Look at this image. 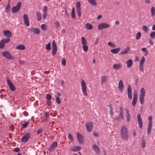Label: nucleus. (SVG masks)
<instances>
[{
    "label": "nucleus",
    "mask_w": 155,
    "mask_h": 155,
    "mask_svg": "<svg viewBox=\"0 0 155 155\" xmlns=\"http://www.w3.org/2000/svg\"><path fill=\"white\" fill-rule=\"evenodd\" d=\"M52 54L53 55H54L57 51V47L54 40H53L52 42Z\"/></svg>",
    "instance_id": "8"
},
{
    "label": "nucleus",
    "mask_w": 155,
    "mask_h": 155,
    "mask_svg": "<svg viewBox=\"0 0 155 155\" xmlns=\"http://www.w3.org/2000/svg\"><path fill=\"white\" fill-rule=\"evenodd\" d=\"M20 150V149L18 147L15 148L14 149V151L16 152H18Z\"/></svg>",
    "instance_id": "63"
},
{
    "label": "nucleus",
    "mask_w": 155,
    "mask_h": 155,
    "mask_svg": "<svg viewBox=\"0 0 155 155\" xmlns=\"http://www.w3.org/2000/svg\"><path fill=\"white\" fill-rule=\"evenodd\" d=\"M145 61V58L144 57H142V58L141 59L140 63V65H143V64L144 62Z\"/></svg>",
    "instance_id": "41"
},
{
    "label": "nucleus",
    "mask_w": 155,
    "mask_h": 155,
    "mask_svg": "<svg viewBox=\"0 0 155 155\" xmlns=\"http://www.w3.org/2000/svg\"><path fill=\"white\" fill-rule=\"evenodd\" d=\"M51 43H49L46 45V49L48 50H50L51 49Z\"/></svg>",
    "instance_id": "43"
},
{
    "label": "nucleus",
    "mask_w": 155,
    "mask_h": 155,
    "mask_svg": "<svg viewBox=\"0 0 155 155\" xmlns=\"http://www.w3.org/2000/svg\"><path fill=\"white\" fill-rule=\"evenodd\" d=\"M137 119L139 127L140 128H141L142 127V121L141 115L140 114H138L137 115Z\"/></svg>",
    "instance_id": "16"
},
{
    "label": "nucleus",
    "mask_w": 155,
    "mask_h": 155,
    "mask_svg": "<svg viewBox=\"0 0 155 155\" xmlns=\"http://www.w3.org/2000/svg\"><path fill=\"white\" fill-rule=\"evenodd\" d=\"M85 27L89 30H90L93 28V25L89 23H87L85 24Z\"/></svg>",
    "instance_id": "30"
},
{
    "label": "nucleus",
    "mask_w": 155,
    "mask_h": 155,
    "mask_svg": "<svg viewBox=\"0 0 155 155\" xmlns=\"http://www.w3.org/2000/svg\"><path fill=\"white\" fill-rule=\"evenodd\" d=\"M81 89L83 94L87 96V87L86 84L84 80H82L81 81Z\"/></svg>",
    "instance_id": "4"
},
{
    "label": "nucleus",
    "mask_w": 155,
    "mask_h": 155,
    "mask_svg": "<svg viewBox=\"0 0 155 155\" xmlns=\"http://www.w3.org/2000/svg\"><path fill=\"white\" fill-rule=\"evenodd\" d=\"M68 137L69 139L71 140V142H72L73 140V138L71 134H69L68 135Z\"/></svg>",
    "instance_id": "50"
},
{
    "label": "nucleus",
    "mask_w": 155,
    "mask_h": 155,
    "mask_svg": "<svg viewBox=\"0 0 155 155\" xmlns=\"http://www.w3.org/2000/svg\"><path fill=\"white\" fill-rule=\"evenodd\" d=\"M140 69L141 71H143V65H140Z\"/></svg>",
    "instance_id": "60"
},
{
    "label": "nucleus",
    "mask_w": 155,
    "mask_h": 155,
    "mask_svg": "<svg viewBox=\"0 0 155 155\" xmlns=\"http://www.w3.org/2000/svg\"><path fill=\"white\" fill-rule=\"evenodd\" d=\"M81 149V147L78 146L74 147L72 149H71V150L73 151H77L80 150Z\"/></svg>",
    "instance_id": "31"
},
{
    "label": "nucleus",
    "mask_w": 155,
    "mask_h": 155,
    "mask_svg": "<svg viewBox=\"0 0 155 155\" xmlns=\"http://www.w3.org/2000/svg\"><path fill=\"white\" fill-rule=\"evenodd\" d=\"M36 16L37 17V20L39 21H41V14L40 12L37 13Z\"/></svg>",
    "instance_id": "34"
},
{
    "label": "nucleus",
    "mask_w": 155,
    "mask_h": 155,
    "mask_svg": "<svg viewBox=\"0 0 155 155\" xmlns=\"http://www.w3.org/2000/svg\"><path fill=\"white\" fill-rule=\"evenodd\" d=\"M77 136L79 143L81 144H83V137L78 132L77 133Z\"/></svg>",
    "instance_id": "11"
},
{
    "label": "nucleus",
    "mask_w": 155,
    "mask_h": 155,
    "mask_svg": "<svg viewBox=\"0 0 155 155\" xmlns=\"http://www.w3.org/2000/svg\"><path fill=\"white\" fill-rule=\"evenodd\" d=\"M21 2H18L16 6L13 7L12 8V12L13 13H15L18 12L21 8Z\"/></svg>",
    "instance_id": "3"
},
{
    "label": "nucleus",
    "mask_w": 155,
    "mask_h": 155,
    "mask_svg": "<svg viewBox=\"0 0 155 155\" xmlns=\"http://www.w3.org/2000/svg\"><path fill=\"white\" fill-rule=\"evenodd\" d=\"M46 26L44 24H42L41 26V29L44 30H46Z\"/></svg>",
    "instance_id": "51"
},
{
    "label": "nucleus",
    "mask_w": 155,
    "mask_h": 155,
    "mask_svg": "<svg viewBox=\"0 0 155 155\" xmlns=\"http://www.w3.org/2000/svg\"><path fill=\"white\" fill-rule=\"evenodd\" d=\"M23 18L25 25L27 26H29V22L28 15L26 14L24 15H23Z\"/></svg>",
    "instance_id": "12"
},
{
    "label": "nucleus",
    "mask_w": 155,
    "mask_h": 155,
    "mask_svg": "<svg viewBox=\"0 0 155 155\" xmlns=\"http://www.w3.org/2000/svg\"><path fill=\"white\" fill-rule=\"evenodd\" d=\"M93 148L96 154L98 155L100 154V149L97 146L96 144H94L93 146Z\"/></svg>",
    "instance_id": "17"
},
{
    "label": "nucleus",
    "mask_w": 155,
    "mask_h": 155,
    "mask_svg": "<svg viewBox=\"0 0 155 155\" xmlns=\"http://www.w3.org/2000/svg\"><path fill=\"white\" fill-rule=\"evenodd\" d=\"M3 56L6 58L9 59H11L12 56L10 53L8 51H4L2 53Z\"/></svg>",
    "instance_id": "10"
},
{
    "label": "nucleus",
    "mask_w": 155,
    "mask_h": 155,
    "mask_svg": "<svg viewBox=\"0 0 155 155\" xmlns=\"http://www.w3.org/2000/svg\"><path fill=\"white\" fill-rule=\"evenodd\" d=\"M108 45L110 47H115V45L113 43L111 42H109L108 43Z\"/></svg>",
    "instance_id": "48"
},
{
    "label": "nucleus",
    "mask_w": 155,
    "mask_h": 155,
    "mask_svg": "<svg viewBox=\"0 0 155 155\" xmlns=\"http://www.w3.org/2000/svg\"><path fill=\"white\" fill-rule=\"evenodd\" d=\"M58 145L57 142L55 141L50 146L48 150L50 151H52L54 149L56 148Z\"/></svg>",
    "instance_id": "13"
},
{
    "label": "nucleus",
    "mask_w": 155,
    "mask_h": 155,
    "mask_svg": "<svg viewBox=\"0 0 155 155\" xmlns=\"http://www.w3.org/2000/svg\"><path fill=\"white\" fill-rule=\"evenodd\" d=\"M46 98L48 101H49L51 100L52 98V97L51 95L50 94H47L46 95Z\"/></svg>",
    "instance_id": "49"
},
{
    "label": "nucleus",
    "mask_w": 155,
    "mask_h": 155,
    "mask_svg": "<svg viewBox=\"0 0 155 155\" xmlns=\"http://www.w3.org/2000/svg\"><path fill=\"white\" fill-rule=\"evenodd\" d=\"M143 29L145 32H147L148 30V28L146 26H144L143 27Z\"/></svg>",
    "instance_id": "52"
},
{
    "label": "nucleus",
    "mask_w": 155,
    "mask_h": 155,
    "mask_svg": "<svg viewBox=\"0 0 155 155\" xmlns=\"http://www.w3.org/2000/svg\"><path fill=\"white\" fill-rule=\"evenodd\" d=\"M152 121H149L147 128V134L148 135L150 134L151 132L152 127Z\"/></svg>",
    "instance_id": "20"
},
{
    "label": "nucleus",
    "mask_w": 155,
    "mask_h": 155,
    "mask_svg": "<svg viewBox=\"0 0 155 155\" xmlns=\"http://www.w3.org/2000/svg\"><path fill=\"white\" fill-rule=\"evenodd\" d=\"M144 97L139 96V99L140 103L141 104H143V103Z\"/></svg>",
    "instance_id": "37"
},
{
    "label": "nucleus",
    "mask_w": 155,
    "mask_h": 155,
    "mask_svg": "<svg viewBox=\"0 0 155 155\" xmlns=\"http://www.w3.org/2000/svg\"><path fill=\"white\" fill-rule=\"evenodd\" d=\"M2 41L4 42L5 44L8 42L10 41V39L8 38L2 40Z\"/></svg>",
    "instance_id": "42"
},
{
    "label": "nucleus",
    "mask_w": 155,
    "mask_h": 155,
    "mask_svg": "<svg viewBox=\"0 0 155 155\" xmlns=\"http://www.w3.org/2000/svg\"><path fill=\"white\" fill-rule=\"evenodd\" d=\"M47 15V13H43V18L44 20H45L46 19Z\"/></svg>",
    "instance_id": "59"
},
{
    "label": "nucleus",
    "mask_w": 155,
    "mask_h": 155,
    "mask_svg": "<svg viewBox=\"0 0 155 155\" xmlns=\"http://www.w3.org/2000/svg\"><path fill=\"white\" fill-rule=\"evenodd\" d=\"M107 76H101V84H103L107 81Z\"/></svg>",
    "instance_id": "26"
},
{
    "label": "nucleus",
    "mask_w": 155,
    "mask_h": 155,
    "mask_svg": "<svg viewBox=\"0 0 155 155\" xmlns=\"http://www.w3.org/2000/svg\"><path fill=\"white\" fill-rule=\"evenodd\" d=\"M42 129H41V128L39 129L37 131V134H40L42 132Z\"/></svg>",
    "instance_id": "58"
},
{
    "label": "nucleus",
    "mask_w": 155,
    "mask_h": 155,
    "mask_svg": "<svg viewBox=\"0 0 155 155\" xmlns=\"http://www.w3.org/2000/svg\"><path fill=\"white\" fill-rule=\"evenodd\" d=\"M134 97L132 102V105L134 107L135 106L137 100V93L136 91H134Z\"/></svg>",
    "instance_id": "6"
},
{
    "label": "nucleus",
    "mask_w": 155,
    "mask_h": 155,
    "mask_svg": "<svg viewBox=\"0 0 155 155\" xmlns=\"http://www.w3.org/2000/svg\"><path fill=\"white\" fill-rule=\"evenodd\" d=\"M122 67V64L121 63L114 64L113 65V68L116 70H119Z\"/></svg>",
    "instance_id": "21"
},
{
    "label": "nucleus",
    "mask_w": 155,
    "mask_h": 155,
    "mask_svg": "<svg viewBox=\"0 0 155 155\" xmlns=\"http://www.w3.org/2000/svg\"><path fill=\"white\" fill-rule=\"evenodd\" d=\"M16 49L18 50H24L25 49V47L24 45L20 44L16 46Z\"/></svg>",
    "instance_id": "24"
},
{
    "label": "nucleus",
    "mask_w": 155,
    "mask_h": 155,
    "mask_svg": "<svg viewBox=\"0 0 155 155\" xmlns=\"http://www.w3.org/2000/svg\"><path fill=\"white\" fill-rule=\"evenodd\" d=\"M150 37L151 38L154 39L155 38V32H153L151 33L150 34Z\"/></svg>",
    "instance_id": "47"
},
{
    "label": "nucleus",
    "mask_w": 155,
    "mask_h": 155,
    "mask_svg": "<svg viewBox=\"0 0 155 155\" xmlns=\"http://www.w3.org/2000/svg\"><path fill=\"white\" fill-rule=\"evenodd\" d=\"M124 87V85L123 81L120 80L119 81L118 84V88L120 91H122Z\"/></svg>",
    "instance_id": "22"
},
{
    "label": "nucleus",
    "mask_w": 155,
    "mask_h": 155,
    "mask_svg": "<svg viewBox=\"0 0 155 155\" xmlns=\"http://www.w3.org/2000/svg\"><path fill=\"white\" fill-rule=\"evenodd\" d=\"M56 98V101L58 104H60L61 103V100L59 97L55 95Z\"/></svg>",
    "instance_id": "38"
},
{
    "label": "nucleus",
    "mask_w": 155,
    "mask_h": 155,
    "mask_svg": "<svg viewBox=\"0 0 155 155\" xmlns=\"http://www.w3.org/2000/svg\"><path fill=\"white\" fill-rule=\"evenodd\" d=\"M151 15L153 16L155 15V8L154 7H151Z\"/></svg>",
    "instance_id": "33"
},
{
    "label": "nucleus",
    "mask_w": 155,
    "mask_h": 155,
    "mask_svg": "<svg viewBox=\"0 0 155 155\" xmlns=\"http://www.w3.org/2000/svg\"><path fill=\"white\" fill-rule=\"evenodd\" d=\"M141 145L142 147L144 148L145 147L146 145L145 141V140L143 139H142L141 142Z\"/></svg>",
    "instance_id": "46"
},
{
    "label": "nucleus",
    "mask_w": 155,
    "mask_h": 155,
    "mask_svg": "<svg viewBox=\"0 0 155 155\" xmlns=\"http://www.w3.org/2000/svg\"><path fill=\"white\" fill-rule=\"evenodd\" d=\"M48 8L46 6H45L44 7L43 13H47Z\"/></svg>",
    "instance_id": "56"
},
{
    "label": "nucleus",
    "mask_w": 155,
    "mask_h": 155,
    "mask_svg": "<svg viewBox=\"0 0 155 155\" xmlns=\"http://www.w3.org/2000/svg\"><path fill=\"white\" fill-rule=\"evenodd\" d=\"M126 114H127L126 117L127 118V120L128 121H129L130 120V114L129 113V110H128V109H126Z\"/></svg>",
    "instance_id": "27"
},
{
    "label": "nucleus",
    "mask_w": 155,
    "mask_h": 155,
    "mask_svg": "<svg viewBox=\"0 0 155 155\" xmlns=\"http://www.w3.org/2000/svg\"><path fill=\"white\" fill-rule=\"evenodd\" d=\"M54 24L56 26L57 28H59L60 26V24L58 21H57L54 22Z\"/></svg>",
    "instance_id": "57"
},
{
    "label": "nucleus",
    "mask_w": 155,
    "mask_h": 155,
    "mask_svg": "<svg viewBox=\"0 0 155 155\" xmlns=\"http://www.w3.org/2000/svg\"><path fill=\"white\" fill-rule=\"evenodd\" d=\"M76 6L77 10H81V5L80 2H79L77 3Z\"/></svg>",
    "instance_id": "36"
},
{
    "label": "nucleus",
    "mask_w": 155,
    "mask_h": 155,
    "mask_svg": "<svg viewBox=\"0 0 155 155\" xmlns=\"http://www.w3.org/2000/svg\"><path fill=\"white\" fill-rule=\"evenodd\" d=\"M81 43L82 44L84 45H86L87 43V41L85 39V38L83 37H81Z\"/></svg>",
    "instance_id": "35"
},
{
    "label": "nucleus",
    "mask_w": 155,
    "mask_h": 155,
    "mask_svg": "<svg viewBox=\"0 0 155 155\" xmlns=\"http://www.w3.org/2000/svg\"><path fill=\"white\" fill-rule=\"evenodd\" d=\"M83 50L84 51L86 52V51H87L88 50V47L86 45H84L83 46Z\"/></svg>",
    "instance_id": "45"
},
{
    "label": "nucleus",
    "mask_w": 155,
    "mask_h": 155,
    "mask_svg": "<svg viewBox=\"0 0 155 155\" xmlns=\"http://www.w3.org/2000/svg\"><path fill=\"white\" fill-rule=\"evenodd\" d=\"M90 3L94 6H96L97 5L96 1L95 0H87Z\"/></svg>",
    "instance_id": "32"
},
{
    "label": "nucleus",
    "mask_w": 155,
    "mask_h": 155,
    "mask_svg": "<svg viewBox=\"0 0 155 155\" xmlns=\"http://www.w3.org/2000/svg\"><path fill=\"white\" fill-rule=\"evenodd\" d=\"M5 43L2 40L0 42V48H3L5 46Z\"/></svg>",
    "instance_id": "44"
},
{
    "label": "nucleus",
    "mask_w": 155,
    "mask_h": 155,
    "mask_svg": "<svg viewBox=\"0 0 155 155\" xmlns=\"http://www.w3.org/2000/svg\"><path fill=\"white\" fill-rule=\"evenodd\" d=\"M45 117L46 118H48L49 117V114L47 112H45Z\"/></svg>",
    "instance_id": "61"
},
{
    "label": "nucleus",
    "mask_w": 155,
    "mask_h": 155,
    "mask_svg": "<svg viewBox=\"0 0 155 155\" xmlns=\"http://www.w3.org/2000/svg\"><path fill=\"white\" fill-rule=\"evenodd\" d=\"M130 50V47H127L125 49L124 51H121L120 52V54H127Z\"/></svg>",
    "instance_id": "28"
},
{
    "label": "nucleus",
    "mask_w": 155,
    "mask_h": 155,
    "mask_svg": "<svg viewBox=\"0 0 155 155\" xmlns=\"http://www.w3.org/2000/svg\"><path fill=\"white\" fill-rule=\"evenodd\" d=\"M126 63L127 64V67L128 68H130L133 64V61L131 59H129L127 61Z\"/></svg>",
    "instance_id": "25"
},
{
    "label": "nucleus",
    "mask_w": 155,
    "mask_h": 155,
    "mask_svg": "<svg viewBox=\"0 0 155 155\" xmlns=\"http://www.w3.org/2000/svg\"><path fill=\"white\" fill-rule=\"evenodd\" d=\"M127 94L128 96L130 99H131L132 98V90L131 87L129 85L127 87Z\"/></svg>",
    "instance_id": "15"
},
{
    "label": "nucleus",
    "mask_w": 155,
    "mask_h": 155,
    "mask_svg": "<svg viewBox=\"0 0 155 155\" xmlns=\"http://www.w3.org/2000/svg\"><path fill=\"white\" fill-rule=\"evenodd\" d=\"M86 127L87 131L88 132H90L93 129V124L92 122H87L86 123Z\"/></svg>",
    "instance_id": "9"
},
{
    "label": "nucleus",
    "mask_w": 155,
    "mask_h": 155,
    "mask_svg": "<svg viewBox=\"0 0 155 155\" xmlns=\"http://www.w3.org/2000/svg\"><path fill=\"white\" fill-rule=\"evenodd\" d=\"M120 112L119 114L118 115L117 117V120H123L124 119V115H123V112L122 109H120Z\"/></svg>",
    "instance_id": "19"
},
{
    "label": "nucleus",
    "mask_w": 155,
    "mask_h": 155,
    "mask_svg": "<svg viewBox=\"0 0 155 155\" xmlns=\"http://www.w3.org/2000/svg\"><path fill=\"white\" fill-rule=\"evenodd\" d=\"M77 13L78 14V15L79 17H80L81 16V10H77Z\"/></svg>",
    "instance_id": "62"
},
{
    "label": "nucleus",
    "mask_w": 155,
    "mask_h": 155,
    "mask_svg": "<svg viewBox=\"0 0 155 155\" xmlns=\"http://www.w3.org/2000/svg\"><path fill=\"white\" fill-rule=\"evenodd\" d=\"M3 33L6 37H11L12 36L11 32L9 30H4L3 31Z\"/></svg>",
    "instance_id": "18"
},
{
    "label": "nucleus",
    "mask_w": 155,
    "mask_h": 155,
    "mask_svg": "<svg viewBox=\"0 0 155 155\" xmlns=\"http://www.w3.org/2000/svg\"><path fill=\"white\" fill-rule=\"evenodd\" d=\"M145 91L144 89L142 87L140 90V94L139 96L145 97Z\"/></svg>",
    "instance_id": "29"
},
{
    "label": "nucleus",
    "mask_w": 155,
    "mask_h": 155,
    "mask_svg": "<svg viewBox=\"0 0 155 155\" xmlns=\"http://www.w3.org/2000/svg\"><path fill=\"white\" fill-rule=\"evenodd\" d=\"M29 31L31 32H33L37 35H38L40 33V31L39 29L38 28H31L29 29Z\"/></svg>",
    "instance_id": "14"
},
{
    "label": "nucleus",
    "mask_w": 155,
    "mask_h": 155,
    "mask_svg": "<svg viewBox=\"0 0 155 155\" xmlns=\"http://www.w3.org/2000/svg\"><path fill=\"white\" fill-rule=\"evenodd\" d=\"M6 81L10 89L12 91H15V87L11 82L10 80L8 78H7L6 79Z\"/></svg>",
    "instance_id": "7"
},
{
    "label": "nucleus",
    "mask_w": 155,
    "mask_h": 155,
    "mask_svg": "<svg viewBox=\"0 0 155 155\" xmlns=\"http://www.w3.org/2000/svg\"><path fill=\"white\" fill-rule=\"evenodd\" d=\"M28 122H27L24 123V124L22 125V127L23 128H25L27 126L28 124Z\"/></svg>",
    "instance_id": "54"
},
{
    "label": "nucleus",
    "mask_w": 155,
    "mask_h": 155,
    "mask_svg": "<svg viewBox=\"0 0 155 155\" xmlns=\"http://www.w3.org/2000/svg\"><path fill=\"white\" fill-rule=\"evenodd\" d=\"M31 136V134L29 133H26L21 138L22 142L25 143L27 142L29 140Z\"/></svg>",
    "instance_id": "5"
},
{
    "label": "nucleus",
    "mask_w": 155,
    "mask_h": 155,
    "mask_svg": "<svg viewBox=\"0 0 155 155\" xmlns=\"http://www.w3.org/2000/svg\"><path fill=\"white\" fill-rule=\"evenodd\" d=\"M142 50L143 52H146L147 51V52H148V51L147 50L146 48H142Z\"/></svg>",
    "instance_id": "64"
},
{
    "label": "nucleus",
    "mask_w": 155,
    "mask_h": 155,
    "mask_svg": "<svg viewBox=\"0 0 155 155\" xmlns=\"http://www.w3.org/2000/svg\"><path fill=\"white\" fill-rule=\"evenodd\" d=\"M110 26V24L105 22L101 23L98 25V28L99 30H102L104 29L108 28Z\"/></svg>",
    "instance_id": "2"
},
{
    "label": "nucleus",
    "mask_w": 155,
    "mask_h": 155,
    "mask_svg": "<svg viewBox=\"0 0 155 155\" xmlns=\"http://www.w3.org/2000/svg\"><path fill=\"white\" fill-rule=\"evenodd\" d=\"M71 15L72 18H75V9L74 8L72 9Z\"/></svg>",
    "instance_id": "40"
},
{
    "label": "nucleus",
    "mask_w": 155,
    "mask_h": 155,
    "mask_svg": "<svg viewBox=\"0 0 155 155\" xmlns=\"http://www.w3.org/2000/svg\"><path fill=\"white\" fill-rule=\"evenodd\" d=\"M10 5H9V3H8V4L6 8V10L7 11H10Z\"/></svg>",
    "instance_id": "55"
},
{
    "label": "nucleus",
    "mask_w": 155,
    "mask_h": 155,
    "mask_svg": "<svg viewBox=\"0 0 155 155\" xmlns=\"http://www.w3.org/2000/svg\"><path fill=\"white\" fill-rule=\"evenodd\" d=\"M141 33L140 32L137 33L136 35V39L137 40H139L141 37Z\"/></svg>",
    "instance_id": "39"
},
{
    "label": "nucleus",
    "mask_w": 155,
    "mask_h": 155,
    "mask_svg": "<svg viewBox=\"0 0 155 155\" xmlns=\"http://www.w3.org/2000/svg\"><path fill=\"white\" fill-rule=\"evenodd\" d=\"M61 63L63 65H65L66 64V61L64 58L62 59L61 61Z\"/></svg>",
    "instance_id": "53"
},
{
    "label": "nucleus",
    "mask_w": 155,
    "mask_h": 155,
    "mask_svg": "<svg viewBox=\"0 0 155 155\" xmlns=\"http://www.w3.org/2000/svg\"><path fill=\"white\" fill-rule=\"evenodd\" d=\"M120 135L122 139L127 140L128 139L129 135L127 127L125 126H123L121 128Z\"/></svg>",
    "instance_id": "1"
},
{
    "label": "nucleus",
    "mask_w": 155,
    "mask_h": 155,
    "mask_svg": "<svg viewBox=\"0 0 155 155\" xmlns=\"http://www.w3.org/2000/svg\"><path fill=\"white\" fill-rule=\"evenodd\" d=\"M120 50V48H117L111 49L110 52L113 54H116L119 52Z\"/></svg>",
    "instance_id": "23"
}]
</instances>
